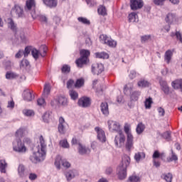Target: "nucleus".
<instances>
[{
    "mask_svg": "<svg viewBox=\"0 0 182 182\" xmlns=\"http://www.w3.org/2000/svg\"><path fill=\"white\" fill-rule=\"evenodd\" d=\"M158 112L159 114V116H164V114H166V111L162 108V107H159L158 108Z\"/></svg>",
    "mask_w": 182,
    "mask_h": 182,
    "instance_id": "63",
    "label": "nucleus"
},
{
    "mask_svg": "<svg viewBox=\"0 0 182 182\" xmlns=\"http://www.w3.org/2000/svg\"><path fill=\"white\" fill-rule=\"evenodd\" d=\"M60 164H62L63 167H66V168H69V167H70V164L66 160H62V156L58 155L56 156L55 161V166L58 170H60Z\"/></svg>",
    "mask_w": 182,
    "mask_h": 182,
    "instance_id": "8",
    "label": "nucleus"
},
{
    "mask_svg": "<svg viewBox=\"0 0 182 182\" xmlns=\"http://www.w3.org/2000/svg\"><path fill=\"white\" fill-rule=\"evenodd\" d=\"M62 73H69L70 72V66L68 65H63L61 68Z\"/></svg>",
    "mask_w": 182,
    "mask_h": 182,
    "instance_id": "48",
    "label": "nucleus"
},
{
    "mask_svg": "<svg viewBox=\"0 0 182 182\" xmlns=\"http://www.w3.org/2000/svg\"><path fill=\"white\" fill-rule=\"evenodd\" d=\"M128 182H140V177L136 175H132L129 176Z\"/></svg>",
    "mask_w": 182,
    "mask_h": 182,
    "instance_id": "44",
    "label": "nucleus"
},
{
    "mask_svg": "<svg viewBox=\"0 0 182 182\" xmlns=\"http://www.w3.org/2000/svg\"><path fill=\"white\" fill-rule=\"evenodd\" d=\"M109 129L112 132H117V133H120L122 132L120 124L116 121H108Z\"/></svg>",
    "mask_w": 182,
    "mask_h": 182,
    "instance_id": "10",
    "label": "nucleus"
},
{
    "mask_svg": "<svg viewBox=\"0 0 182 182\" xmlns=\"http://www.w3.org/2000/svg\"><path fill=\"white\" fill-rule=\"evenodd\" d=\"M177 160H178V157L173 151H171V156L168 159V161H177Z\"/></svg>",
    "mask_w": 182,
    "mask_h": 182,
    "instance_id": "50",
    "label": "nucleus"
},
{
    "mask_svg": "<svg viewBox=\"0 0 182 182\" xmlns=\"http://www.w3.org/2000/svg\"><path fill=\"white\" fill-rule=\"evenodd\" d=\"M18 75L17 74H15L14 73H12V72H7L6 74V78L10 79V80L15 79L18 77Z\"/></svg>",
    "mask_w": 182,
    "mask_h": 182,
    "instance_id": "41",
    "label": "nucleus"
},
{
    "mask_svg": "<svg viewBox=\"0 0 182 182\" xmlns=\"http://www.w3.org/2000/svg\"><path fill=\"white\" fill-rule=\"evenodd\" d=\"M144 105L146 109H151V105H153V99L151 97L146 98L144 102Z\"/></svg>",
    "mask_w": 182,
    "mask_h": 182,
    "instance_id": "36",
    "label": "nucleus"
},
{
    "mask_svg": "<svg viewBox=\"0 0 182 182\" xmlns=\"http://www.w3.org/2000/svg\"><path fill=\"white\" fill-rule=\"evenodd\" d=\"M176 39L178 41H179V42H181V43H182V34H181V33H180V31L176 32Z\"/></svg>",
    "mask_w": 182,
    "mask_h": 182,
    "instance_id": "59",
    "label": "nucleus"
},
{
    "mask_svg": "<svg viewBox=\"0 0 182 182\" xmlns=\"http://www.w3.org/2000/svg\"><path fill=\"white\" fill-rule=\"evenodd\" d=\"M151 38V36L150 35H146L141 37V41L142 43H144V42H147L150 38Z\"/></svg>",
    "mask_w": 182,
    "mask_h": 182,
    "instance_id": "56",
    "label": "nucleus"
},
{
    "mask_svg": "<svg viewBox=\"0 0 182 182\" xmlns=\"http://www.w3.org/2000/svg\"><path fill=\"white\" fill-rule=\"evenodd\" d=\"M95 132L97 133V139L100 141L105 143L106 141V135L105 134V131L99 127H95Z\"/></svg>",
    "mask_w": 182,
    "mask_h": 182,
    "instance_id": "15",
    "label": "nucleus"
},
{
    "mask_svg": "<svg viewBox=\"0 0 182 182\" xmlns=\"http://www.w3.org/2000/svg\"><path fill=\"white\" fill-rule=\"evenodd\" d=\"M75 63L78 68H83V65H86V63H87V60L80 57L76 60Z\"/></svg>",
    "mask_w": 182,
    "mask_h": 182,
    "instance_id": "28",
    "label": "nucleus"
},
{
    "mask_svg": "<svg viewBox=\"0 0 182 182\" xmlns=\"http://www.w3.org/2000/svg\"><path fill=\"white\" fill-rule=\"evenodd\" d=\"M85 85V80L83 78H80L76 80V82L74 84L75 87L79 89Z\"/></svg>",
    "mask_w": 182,
    "mask_h": 182,
    "instance_id": "33",
    "label": "nucleus"
},
{
    "mask_svg": "<svg viewBox=\"0 0 182 182\" xmlns=\"http://www.w3.org/2000/svg\"><path fill=\"white\" fill-rule=\"evenodd\" d=\"M161 178H164L166 182H171L173 180V175L170 173L162 174Z\"/></svg>",
    "mask_w": 182,
    "mask_h": 182,
    "instance_id": "35",
    "label": "nucleus"
},
{
    "mask_svg": "<svg viewBox=\"0 0 182 182\" xmlns=\"http://www.w3.org/2000/svg\"><path fill=\"white\" fill-rule=\"evenodd\" d=\"M18 173L20 177L25 176V166L23 165H19L18 168Z\"/></svg>",
    "mask_w": 182,
    "mask_h": 182,
    "instance_id": "38",
    "label": "nucleus"
},
{
    "mask_svg": "<svg viewBox=\"0 0 182 182\" xmlns=\"http://www.w3.org/2000/svg\"><path fill=\"white\" fill-rule=\"evenodd\" d=\"M97 12L100 15H102L105 16V15H107V13L106 12V7L101 6L97 9Z\"/></svg>",
    "mask_w": 182,
    "mask_h": 182,
    "instance_id": "43",
    "label": "nucleus"
},
{
    "mask_svg": "<svg viewBox=\"0 0 182 182\" xmlns=\"http://www.w3.org/2000/svg\"><path fill=\"white\" fill-rule=\"evenodd\" d=\"M9 28L15 33H16V24H15L12 18H9Z\"/></svg>",
    "mask_w": 182,
    "mask_h": 182,
    "instance_id": "34",
    "label": "nucleus"
},
{
    "mask_svg": "<svg viewBox=\"0 0 182 182\" xmlns=\"http://www.w3.org/2000/svg\"><path fill=\"white\" fill-rule=\"evenodd\" d=\"M43 2L50 8H53L58 5V0H43Z\"/></svg>",
    "mask_w": 182,
    "mask_h": 182,
    "instance_id": "26",
    "label": "nucleus"
},
{
    "mask_svg": "<svg viewBox=\"0 0 182 182\" xmlns=\"http://www.w3.org/2000/svg\"><path fill=\"white\" fill-rule=\"evenodd\" d=\"M124 132L126 133L127 137H129V136H132V132H130V124H129L126 123L124 124Z\"/></svg>",
    "mask_w": 182,
    "mask_h": 182,
    "instance_id": "40",
    "label": "nucleus"
},
{
    "mask_svg": "<svg viewBox=\"0 0 182 182\" xmlns=\"http://www.w3.org/2000/svg\"><path fill=\"white\" fill-rule=\"evenodd\" d=\"M100 107H101V112L102 114H105V116H108L109 105H107V102H102L100 105Z\"/></svg>",
    "mask_w": 182,
    "mask_h": 182,
    "instance_id": "23",
    "label": "nucleus"
},
{
    "mask_svg": "<svg viewBox=\"0 0 182 182\" xmlns=\"http://www.w3.org/2000/svg\"><path fill=\"white\" fill-rule=\"evenodd\" d=\"M11 14L12 15V16H16V18H26L23 8L19 4L14 5V8L11 9Z\"/></svg>",
    "mask_w": 182,
    "mask_h": 182,
    "instance_id": "4",
    "label": "nucleus"
},
{
    "mask_svg": "<svg viewBox=\"0 0 182 182\" xmlns=\"http://www.w3.org/2000/svg\"><path fill=\"white\" fill-rule=\"evenodd\" d=\"M144 129H146L144 124H143V122L139 123L136 129L137 134H141V133L144 132Z\"/></svg>",
    "mask_w": 182,
    "mask_h": 182,
    "instance_id": "30",
    "label": "nucleus"
},
{
    "mask_svg": "<svg viewBox=\"0 0 182 182\" xmlns=\"http://www.w3.org/2000/svg\"><path fill=\"white\" fill-rule=\"evenodd\" d=\"M23 114H25V116H27L28 117L35 116V112H33V110H32V109H24L23 111Z\"/></svg>",
    "mask_w": 182,
    "mask_h": 182,
    "instance_id": "42",
    "label": "nucleus"
},
{
    "mask_svg": "<svg viewBox=\"0 0 182 182\" xmlns=\"http://www.w3.org/2000/svg\"><path fill=\"white\" fill-rule=\"evenodd\" d=\"M78 105L81 107H89L90 106V98L82 97L78 100Z\"/></svg>",
    "mask_w": 182,
    "mask_h": 182,
    "instance_id": "13",
    "label": "nucleus"
},
{
    "mask_svg": "<svg viewBox=\"0 0 182 182\" xmlns=\"http://www.w3.org/2000/svg\"><path fill=\"white\" fill-rule=\"evenodd\" d=\"M69 94L73 100H76V99L79 97V94H77V92L73 90H70Z\"/></svg>",
    "mask_w": 182,
    "mask_h": 182,
    "instance_id": "39",
    "label": "nucleus"
},
{
    "mask_svg": "<svg viewBox=\"0 0 182 182\" xmlns=\"http://www.w3.org/2000/svg\"><path fill=\"white\" fill-rule=\"evenodd\" d=\"M162 136L165 140H167V141H170L171 140V133L170 132H166L162 134Z\"/></svg>",
    "mask_w": 182,
    "mask_h": 182,
    "instance_id": "47",
    "label": "nucleus"
},
{
    "mask_svg": "<svg viewBox=\"0 0 182 182\" xmlns=\"http://www.w3.org/2000/svg\"><path fill=\"white\" fill-rule=\"evenodd\" d=\"M172 56H173V51H171V50H168L167 51H166L164 59L166 61V63H170Z\"/></svg>",
    "mask_w": 182,
    "mask_h": 182,
    "instance_id": "31",
    "label": "nucleus"
},
{
    "mask_svg": "<svg viewBox=\"0 0 182 182\" xmlns=\"http://www.w3.org/2000/svg\"><path fill=\"white\" fill-rule=\"evenodd\" d=\"M125 149L127 151H132L133 149V135H129L125 143Z\"/></svg>",
    "mask_w": 182,
    "mask_h": 182,
    "instance_id": "17",
    "label": "nucleus"
},
{
    "mask_svg": "<svg viewBox=\"0 0 182 182\" xmlns=\"http://www.w3.org/2000/svg\"><path fill=\"white\" fill-rule=\"evenodd\" d=\"M176 14L169 13L166 15L165 18V21L166 23H168V25H171L173 22H176Z\"/></svg>",
    "mask_w": 182,
    "mask_h": 182,
    "instance_id": "22",
    "label": "nucleus"
},
{
    "mask_svg": "<svg viewBox=\"0 0 182 182\" xmlns=\"http://www.w3.org/2000/svg\"><path fill=\"white\" fill-rule=\"evenodd\" d=\"M73 85H75V81L72 79L69 80L67 82V87L68 89H72L73 87Z\"/></svg>",
    "mask_w": 182,
    "mask_h": 182,
    "instance_id": "57",
    "label": "nucleus"
},
{
    "mask_svg": "<svg viewBox=\"0 0 182 182\" xmlns=\"http://www.w3.org/2000/svg\"><path fill=\"white\" fill-rule=\"evenodd\" d=\"M144 157H146V154L143 152H138L134 156V159L137 163H139L141 159H144Z\"/></svg>",
    "mask_w": 182,
    "mask_h": 182,
    "instance_id": "37",
    "label": "nucleus"
},
{
    "mask_svg": "<svg viewBox=\"0 0 182 182\" xmlns=\"http://www.w3.org/2000/svg\"><path fill=\"white\" fill-rule=\"evenodd\" d=\"M24 9L26 12H30L33 19L38 18L36 12L35 11V9H36V2H35V0H27Z\"/></svg>",
    "mask_w": 182,
    "mask_h": 182,
    "instance_id": "3",
    "label": "nucleus"
},
{
    "mask_svg": "<svg viewBox=\"0 0 182 182\" xmlns=\"http://www.w3.org/2000/svg\"><path fill=\"white\" fill-rule=\"evenodd\" d=\"M40 146L37 147V151L33 152V154L30 156V160L32 163H39L41 160H43V156L46 155V142L43 136H41L39 138Z\"/></svg>",
    "mask_w": 182,
    "mask_h": 182,
    "instance_id": "1",
    "label": "nucleus"
},
{
    "mask_svg": "<svg viewBox=\"0 0 182 182\" xmlns=\"http://www.w3.org/2000/svg\"><path fill=\"white\" fill-rule=\"evenodd\" d=\"M159 83L161 87V90L164 91V93L166 95H170V87H168L167 82L164 80H160Z\"/></svg>",
    "mask_w": 182,
    "mask_h": 182,
    "instance_id": "19",
    "label": "nucleus"
},
{
    "mask_svg": "<svg viewBox=\"0 0 182 182\" xmlns=\"http://www.w3.org/2000/svg\"><path fill=\"white\" fill-rule=\"evenodd\" d=\"M91 70L94 75H100L105 70V67L102 63H94L92 65Z\"/></svg>",
    "mask_w": 182,
    "mask_h": 182,
    "instance_id": "11",
    "label": "nucleus"
},
{
    "mask_svg": "<svg viewBox=\"0 0 182 182\" xmlns=\"http://www.w3.org/2000/svg\"><path fill=\"white\" fill-rule=\"evenodd\" d=\"M79 22L81 23H84V25H90V21L87 20L86 18L79 17L78 18Z\"/></svg>",
    "mask_w": 182,
    "mask_h": 182,
    "instance_id": "49",
    "label": "nucleus"
},
{
    "mask_svg": "<svg viewBox=\"0 0 182 182\" xmlns=\"http://www.w3.org/2000/svg\"><path fill=\"white\" fill-rule=\"evenodd\" d=\"M137 76V73L135 70H131L129 77L130 79H134Z\"/></svg>",
    "mask_w": 182,
    "mask_h": 182,
    "instance_id": "61",
    "label": "nucleus"
},
{
    "mask_svg": "<svg viewBox=\"0 0 182 182\" xmlns=\"http://www.w3.org/2000/svg\"><path fill=\"white\" fill-rule=\"evenodd\" d=\"M33 91H31V90H27L23 92V99L24 100H26V102H31V100H33L35 99V95H33Z\"/></svg>",
    "mask_w": 182,
    "mask_h": 182,
    "instance_id": "16",
    "label": "nucleus"
},
{
    "mask_svg": "<svg viewBox=\"0 0 182 182\" xmlns=\"http://www.w3.org/2000/svg\"><path fill=\"white\" fill-rule=\"evenodd\" d=\"M60 146H61V147H63V149H69V143L66 139L61 140L60 141Z\"/></svg>",
    "mask_w": 182,
    "mask_h": 182,
    "instance_id": "46",
    "label": "nucleus"
},
{
    "mask_svg": "<svg viewBox=\"0 0 182 182\" xmlns=\"http://www.w3.org/2000/svg\"><path fill=\"white\" fill-rule=\"evenodd\" d=\"M131 161L132 159L129 155L124 154L122 156L121 163L117 169L118 178L119 180H124V178L127 177V167L130 166Z\"/></svg>",
    "mask_w": 182,
    "mask_h": 182,
    "instance_id": "2",
    "label": "nucleus"
},
{
    "mask_svg": "<svg viewBox=\"0 0 182 182\" xmlns=\"http://www.w3.org/2000/svg\"><path fill=\"white\" fill-rule=\"evenodd\" d=\"M118 133L119 134V137L116 136L114 139V143L116 146H119L118 141H119V144H122L124 143V141H126V136H124V134H123V132L121 131Z\"/></svg>",
    "mask_w": 182,
    "mask_h": 182,
    "instance_id": "18",
    "label": "nucleus"
},
{
    "mask_svg": "<svg viewBox=\"0 0 182 182\" xmlns=\"http://www.w3.org/2000/svg\"><path fill=\"white\" fill-rule=\"evenodd\" d=\"M4 66L7 70H9V69H11V68H12V63L11 61L8 60L4 63Z\"/></svg>",
    "mask_w": 182,
    "mask_h": 182,
    "instance_id": "60",
    "label": "nucleus"
},
{
    "mask_svg": "<svg viewBox=\"0 0 182 182\" xmlns=\"http://www.w3.org/2000/svg\"><path fill=\"white\" fill-rule=\"evenodd\" d=\"M28 65H29V61H28V60H22L20 63V68H28Z\"/></svg>",
    "mask_w": 182,
    "mask_h": 182,
    "instance_id": "54",
    "label": "nucleus"
},
{
    "mask_svg": "<svg viewBox=\"0 0 182 182\" xmlns=\"http://www.w3.org/2000/svg\"><path fill=\"white\" fill-rule=\"evenodd\" d=\"M44 95H48L50 93V84H46L43 90Z\"/></svg>",
    "mask_w": 182,
    "mask_h": 182,
    "instance_id": "52",
    "label": "nucleus"
},
{
    "mask_svg": "<svg viewBox=\"0 0 182 182\" xmlns=\"http://www.w3.org/2000/svg\"><path fill=\"white\" fill-rule=\"evenodd\" d=\"M13 149L14 151L17 153H26V146L25 144L22 143V141L19 139H16L13 142Z\"/></svg>",
    "mask_w": 182,
    "mask_h": 182,
    "instance_id": "5",
    "label": "nucleus"
},
{
    "mask_svg": "<svg viewBox=\"0 0 182 182\" xmlns=\"http://www.w3.org/2000/svg\"><path fill=\"white\" fill-rule=\"evenodd\" d=\"M47 50H48V47L46 46L43 47V53L41 50H36V48H33L31 50V54L33 58H34L36 60H38V59H39V56H41L42 58H45V56H46Z\"/></svg>",
    "mask_w": 182,
    "mask_h": 182,
    "instance_id": "7",
    "label": "nucleus"
},
{
    "mask_svg": "<svg viewBox=\"0 0 182 182\" xmlns=\"http://www.w3.org/2000/svg\"><path fill=\"white\" fill-rule=\"evenodd\" d=\"M37 105L38 106H45V99H43V98H38L37 100Z\"/></svg>",
    "mask_w": 182,
    "mask_h": 182,
    "instance_id": "58",
    "label": "nucleus"
},
{
    "mask_svg": "<svg viewBox=\"0 0 182 182\" xmlns=\"http://www.w3.org/2000/svg\"><path fill=\"white\" fill-rule=\"evenodd\" d=\"M43 119L45 123H48L49 120H50V112H46L43 116Z\"/></svg>",
    "mask_w": 182,
    "mask_h": 182,
    "instance_id": "45",
    "label": "nucleus"
},
{
    "mask_svg": "<svg viewBox=\"0 0 182 182\" xmlns=\"http://www.w3.org/2000/svg\"><path fill=\"white\" fill-rule=\"evenodd\" d=\"M79 154L83 156L85 154H89L90 153V149L86 147L85 145L82 144L77 147Z\"/></svg>",
    "mask_w": 182,
    "mask_h": 182,
    "instance_id": "21",
    "label": "nucleus"
},
{
    "mask_svg": "<svg viewBox=\"0 0 182 182\" xmlns=\"http://www.w3.org/2000/svg\"><path fill=\"white\" fill-rule=\"evenodd\" d=\"M143 0H131V9L132 11H137L143 8Z\"/></svg>",
    "mask_w": 182,
    "mask_h": 182,
    "instance_id": "12",
    "label": "nucleus"
},
{
    "mask_svg": "<svg viewBox=\"0 0 182 182\" xmlns=\"http://www.w3.org/2000/svg\"><path fill=\"white\" fill-rule=\"evenodd\" d=\"M100 41L101 42H103V43L107 45L110 48H115L116 45H117L116 41H114V40H112L109 36H107L105 34H102L100 36Z\"/></svg>",
    "mask_w": 182,
    "mask_h": 182,
    "instance_id": "6",
    "label": "nucleus"
},
{
    "mask_svg": "<svg viewBox=\"0 0 182 182\" xmlns=\"http://www.w3.org/2000/svg\"><path fill=\"white\" fill-rule=\"evenodd\" d=\"M66 106L68 105V99L63 96H58L54 100L51 101V105L55 106Z\"/></svg>",
    "mask_w": 182,
    "mask_h": 182,
    "instance_id": "9",
    "label": "nucleus"
},
{
    "mask_svg": "<svg viewBox=\"0 0 182 182\" xmlns=\"http://www.w3.org/2000/svg\"><path fill=\"white\" fill-rule=\"evenodd\" d=\"M66 124V122H65V119L63 117L59 118V124H58V132L60 134H65L66 132V128L65 125Z\"/></svg>",
    "mask_w": 182,
    "mask_h": 182,
    "instance_id": "14",
    "label": "nucleus"
},
{
    "mask_svg": "<svg viewBox=\"0 0 182 182\" xmlns=\"http://www.w3.org/2000/svg\"><path fill=\"white\" fill-rule=\"evenodd\" d=\"M80 58L85 59V60H88L89 56H90V51L89 50H80Z\"/></svg>",
    "mask_w": 182,
    "mask_h": 182,
    "instance_id": "24",
    "label": "nucleus"
},
{
    "mask_svg": "<svg viewBox=\"0 0 182 182\" xmlns=\"http://www.w3.org/2000/svg\"><path fill=\"white\" fill-rule=\"evenodd\" d=\"M8 167V164L5 160L0 161V171L1 173H6V168Z\"/></svg>",
    "mask_w": 182,
    "mask_h": 182,
    "instance_id": "32",
    "label": "nucleus"
},
{
    "mask_svg": "<svg viewBox=\"0 0 182 182\" xmlns=\"http://www.w3.org/2000/svg\"><path fill=\"white\" fill-rule=\"evenodd\" d=\"M153 159H160V152L159 151H155L152 156Z\"/></svg>",
    "mask_w": 182,
    "mask_h": 182,
    "instance_id": "64",
    "label": "nucleus"
},
{
    "mask_svg": "<svg viewBox=\"0 0 182 182\" xmlns=\"http://www.w3.org/2000/svg\"><path fill=\"white\" fill-rule=\"evenodd\" d=\"M141 95V92L140 91L132 92L131 93V100H134V102L139 100V97H140Z\"/></svg>",
    "mask_w": 182,
    "mask_h": 182,
    "instance_id": "29",
    "label": "nucleus"
},
{
    "mask_svg": "<svg viewBox=\"0 0 182 182\" xmlns=\"http://www.w3.org/2000/svg\"><path fill=\"white\" fill-rule=\"evenodd\" d=\"M71 144L73 146H78V147L82 145V142H80V140L76 139V138H73L71 141Z\"/></svg>",
    "mask_w": 182,
    "mask_h": 182,
    "instance_id": "51",
    "label": "nucleus"
},
{
    "mask_svg": "<svg viewBox=\"0 0 182 182\" xmlns=\"http://www.w3.org/2000/svg\"><path fill=\"white\" fill-rule=\"evenodd\" d=\"M136 16H137V14H136V13H131L128 16V18H129V22H134V21H136Z\"/></svg>",
    "mask_w": 182,
    "mask_h": 182,
    "instance_id": "53",
    "label": "nucleus"
},
{
    "mask_svg": "<svg viewBox=\"0 0 182 182\" xmlns=\"http://www.w3.org/2000/svg\"><path fill=\"white\" fill-rule=\"evenodd\" d=\"M76 176H77V171L75 169L70 170L65 172V177L68 181H70V180H72V178H75Z\"/></svg>",
    "mask_w": 182,
    "mask_h": 182,
    "instance_id": "20",
    "label": "nucleus"
},
{
    "mask_svg": "<svg viewBox=\"0 0 182 182\" xmlns=\"http://www.w3.org/2000/svg\"><path fill=\"white\" fill-rule=\"evenodd\" d=\"M138 87H149L151 84L150 82L147 81L146 80L144 79H141L138 82H137Z\"/></svg>",
    "mask_w": 182,
    "mask_h": 182,
    "instance_id": "25",
    "label": "nucleus"
},
{
    "mask_svg": "<svg viewBox=\"0 0 182 182\" xmlns=\"http://www.w3.org/2000/svg\"><path fill=\"white\" fill-rule=\"evenodd\" d=\"M28 178L31 181L36 180L38 178V175H36V173H31Z\"/></svg>",
    "mask_w": 182,
    "mask_h": 182,
    "instance_id": "62",
    "label": "nucleus"
},
{
    "mask_svg": "<svg viewBox=\"0 0 182 182\" xmlns=\"http://www.w3.org/2000/svg\"><path fill=\"white\" fill-rule=\"evenodd\" d=\"M95 55L97 59H109V55L106 52H97Z\"/></svg>",
    "mask_w": 182,
    "mask_h": 182,
    "instance_id": "27",
    "label": "nucleus"
},
{
    "mask_svg": "<svg viewBox=\"0 0 182 182\" xmlns=\"http://www.w3.org/2000/svg\"><path fill=\"white\" fill-rule=\"evenodd\" d=\"M23 133H25V129L23 128H20L16 132V137H22V136H23Z\"/></svg>",
    "mask_w": 182,
    "mask_h": 182,
    "instance_id": "55",
    "label": "nucleus"
}]
</instances>
